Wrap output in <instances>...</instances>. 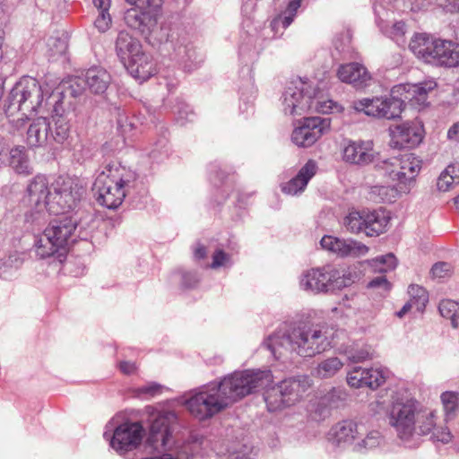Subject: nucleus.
I'll return each instance as SVG.
<instances>
[{
	"label": "nucleus",
	"mask_w": 459,
	"mask_h": 459,
	"mask_svg": "<svg viewBox=\"0 0 459 459\" xmlns=\"http://www.w3.org/2000/svg\"><path fill=\"white\" fill-rule=\"evenodd\" d=\"M270 379L268 372L235 371L218 383L202 386L186 404L195 418L207 420L252 394L255 387L265 385Z\"/></svg>",
	"instance_id": "nucleus-1"
},
{
	"label": "nucleus",
	"mask_w": 459,
	"mask_h": 459,
	"mask_svg": "<svg viewBox=\"0 0 459 459\" xmlns=\"http://www.w3.org/2000/svg\"><path fill=\"white\" fill-rule=\"evenodd\" d=\"M386 416L397 437L409 447L416 445V437L428 435L433 430L435 440L444 444L451 440L447 429H436V411L424 408L415 398L405 394H392Z\"/></svg>",
	"instance_id": "nucleus-2"
},
{
	"label": "nucleus",
	"mask_w": 459,
	"mask_h": 459,
	"mask_svg": "<svg viewBox=\"0 0 459 459\" xmlns=\"http://www.w3.org/2000/svg\"><path fill=\"white\" fill-rule=\"evenodd\" d=\"M84 190L69 176L36 175L28 184V204L36 213L63 214L74 209Z\"/></svg>",
	"instance_id": "nucleus-3"
},
{
	"label": "nucleus",
	"mask_w": 459,
	"mask_h": 459,
	"mask_svg": "<svg viewBox=\"0 0 459 459\" xmlns=\"http://www.w3.org/2000/svg\"><path fill=\"white\" fill-rule=\"evenodd\" d=\"M436 86L433 80L418 84H398L392 88L388 96L358 100L352 102V107L368 117L394 120L401 117L406 102L412 106H424L429 92Z\"/></svg>",
	"instance_id": "nucleus-4"
},
{
	"label": "nucleus",
	"mask_w": 459,
	"mask_h": 459,
	"mask_svg": "<svg viewBox=\"0 0 459 459\" xmlns=\"http://www.w3.org/2000/svg\"><path fill=\"white\" fill-rule=\"evenodd\" d=\"M146 6L128 9L124 15L126 24L132 30L140 33L148 41H157L160 44H169L175 52V56L181 61L192 59L194 49L186 43V39H179L178 33L170 31L169 28L161 27L158 30V20L160 16V0H146Z\"/></svg>",
	"instance_id": "nucleus-5"
},
{
	"label": "nucleus",
	"mask_w": 459,
	"mask_h": 459,
	"mask_svg": "<svg viewBox=\"0 0 459 459\" xmlns=\"http://www.w3.org/2000/svg\"><path fill=\"white\" fill-rule=\"evenodd\" d=\"M264 346L276 359L283 355V350L311 358L329 349L331 340L323 326L303 323L285 331H277L264 342Z\"/></svg>",
	"instance_id": "nucleus-6"
},
{
	"label": "nucleus",
	"mask_w": 459,
	"mask_h": 459,
	"mask_svg": "<svg viewBox=\"0 0 459 459\" xmlns=\"http://www.w3.org/2000/svg\"><path fill=\"white\" fill-rule=\"evenodd\" d=\"M137 176L134 171L117 161L107 164L97 175L93 191L100 204L108 209L117 208L135 187Z\"/></svg>",
	"instance_id": "nucleus-7"
},
{
	"label": "nucleus",
	"mask_w": 459,
	"mask_h": 459,
	"mask_svg": "<svg viewBox=\"0 0 459 459\" xmlns=\"http://www.w3.org/2000/svg\"><path fill=\"white\" fill-rule=\"evenodd\" d=\"M48 91L43 89L33 77L25 76L17 82L11 90L4 104V112L10 123L19 127L33 113L45 106V96L49 95Z\"/></svg>",
	"instance_id": "nucleus-8"
},
{
	"label": "nucleus",
	"mask_w": 459,
	"mask_h": 459,
	"mask_svg": "<svg viewBox=\"0 0 459 459\" xmlns=\"http://www.w3.org/2000/svg\"><path fill=\"white\" fill-rule=\"evenodd\" d=\"M76 228L77 219L73 216L52 221L35 242L36 255L44 259L65 249L75 241L74 234Z\"/></svg>",
	"instance_id": "nucleus-9"
},
{
	"label": "nucleus",
	"mask_w": 459,
	"mask_h": 459,
	"mask_svg": "<svg viewBox=\"0 0 459 459\" xmlns=\"http://www.w3.org/2000/svg\"><path fill=\"white\" fill-rule=\"evenodd\" d=\"M317 93L315 82L302 78L292 80L281 98L282 111L292 117L310 111L313 98Z\"/></svg>",
	"instance_id": "nucleus-10"
},
{
	"label": "nucleus",
	"mask_w": 459,
	"mask_h": 459,
	"mask_svg": "<svg viewBox=\"0 0 459 459\" xmlns=\"http://www.w3.org/2000/svg\"><path fill=\"white\" fill-rule=\"evenodd\" d=\"M389 216L382 210L351 211L343 219V227L351 234L379 236L387 230Z\"/></svg>",
	"instance_id": "nucleus-11"
},
{
	"label": "nucleus",
	"mask_w": 459,
	"mask_h": 459,
	"mask_svg": "<svg viewBox=\"0 0 459 459\" xmlns=\"http://www.w3.org/2000/svg\"><path fill=\"white\" fill-rule=\"evenodd\" d=\"M349 283L350 279L346 280L338 269L329 264L306 271L299 281L301 289L313 293L333 291Z\"/></svg>",
	"instance_id": "nucleus-12"
},
{
	"label": "nucleus",
	"mask_w": 459,
	"mask_h": 459,
	"mask_svg": "<svg viewBox=\"0 0 459 459\" xmlns=\"http://www.w3.org/2000/svg\"><path fill=\"white\" fill-rule=\"evenodd\" d=\"M146 411L150 422L146 445L157 451L166 449L170 444L171 427L177 421L176 413L159 411L152 407H146Z\"/></svg>",
	"instance_id": "nucleus-13"
},
{
	"label": "nucleus",
	"mask_w": 459,
	"mask_h": 459,
	"mask_svg": "<svg viewBox=\"0 0 459 459\" xmlns=\"http://www.w3.org/2000/svg\"><path fill=\"white\" fill-rule=\"evenodd\" d=\"M394 181L407 185L414 181L422 167V160L414 153L385 160L378 165Z\"/></svg>",
	"instance_id": "nucleus-14"
},
{
	"label": "nucleus",
	"mask_w": 459,
	"mask_h": 459,
	"mask_svg": "<svg viewBox=\"0 0 459 459\" xmlns=\"http://www.w3.org/2000/svg\"><path fill=\"white\" fill-rule=\"evenodd\" d=\"M144 434L140 422H126L117 427L113 433L104 432V438L109 440L110 446L122 455L135 449L142 442Z\"/></svg>",
	"instance_id": "nucleus-15"
},
{
	"label": "nucleus",
	"mask_w": 459,
	"mask_h": 459,
	"mask_svg": "<svg viewBox=\"0 0 459 459\" xmlns=\"http://www.w3.org/2000/svg\"><path fill=\"white\" fill-rule=\"evenodd\" d=\"M64 95L59 91H52L47 98L45 106L51 108V117L53 126H51V138L58 143H64L70 134V123L68 115L63 106Z\"/></svg>",
	"instance_id": "nucleus-16"
},
{
	"label": "nucleus",
	"mask_w": 459,
	"mask_h": 459,
	"mask_svg": "<svg viewBox=\"0 0 459 459\" xmlns=\"http://www.w3.org/2000/svg\"><path fill=\"white\" fill-rule=\"evenodd\" d=\"M444 40L427 33H418L411 39L409 47L413 54L424 62L441 66Z\"/></svg>",
	"instance_id": "nucleus-17"
},
{
	"label": "nucleus",
	"mask_w": 459,
	"mask_h": 459,
	"mask_svg": "<svg viewBox=\"0 0 459 459\" xmlns=\"http://www.w3.org/2000/svg\"><path fill=\"white\" fill-rule=\"evenodd\" d=\"M329 128V118L305 117L302 125L293 130L291 140L299 147H309L328 132Z\"/></svg>",
	"instance_id": "nucleus-18"
},
{
	"label": "nucleus",
	"mask_w": 459,
	"mask_h": 459,
	"mask_svg": "<svg viewBox=\"0 0 459 459\" xmlns=\"http://www.w3.org/2000/svg\"><path fill=\"white\" fill-rule=\"evenodd\" d=\"M390 145L393 148H414L423 139V127L417 122H405L390 127Z\"/></svg>",
	"instance_id": "nucleus-19"
},
{
	"label": "nucleus",
	"mask_w": 459,
	"mask_h": 459,
	"mask_svg": "<svg viewBox=\"0 0 459 459\" xmlns=\"http://www.w3.org/2000/svg\"><path fill=\"white\" fill-rule=\"evenodd\" d=\"M323 249L338 256L359 257L368 254L369 248L361 242L353 239H342L333 236H324L320 241Z\"/></svg>",
	"instance_id": "nucleus-20"
},
{
	"label": "nucleus",
	"mask_w": 459,
	"mask_h": 459,
	"mask_svg": "<svg viewBox=\"0 0 459 459\" xmlns=\"http://www.w3.org/2000/svg\"><path fill=\"white\" fill-rule=\"evenodd\" d=\"M365 433V426L352 420H342L332 427L328 439L335 446L353 445Z\"/></svg>",
	"instance_id": "nucleus-21"
},
{
	"label": "nucleus",
	"mask_w": 459,
	"mask_h": 459,
	"mask_svg": "<svg viewBox=\"0 0 459 459\" xmlns=\"http://www.w3.org/2000/svg\"><path fill=\"white\" fill-rule=\"evenodd\" d=\"M385 379L386 372L378 368L354 367L347 375L348 385L354 388L367 386L375 390L382 385Z\"/></svg>",
	"instance_id": "nucleus-22"
},
{
	"label": "nucleus",
	"mask_w": 459,
	"mask_h": 459,
	"mask_svg": "<svg viewBox=\"0 0 459 459\" xmlns=\"http://www.w3.org/2000/svg\"><path fill=\"white\" fill-rule=\"evenodd\" d=\"M124 65L131 76L136 80L144 82L151 78L156 73L155 64L152 56L143 49L140 53L132 56Z\"/></svg>",
	"instance_id": "nucleus-23"
},
{
	"label": "nucleus",
	"mask_w": 459,
	"mask_h": 459,
	"mask_svg": "<svg viewBox=\"0 0 459 459\" xmlns=\"http://www.w3.org/2000/svg\"><path fill=\"white\" fill-rule=\"evenodd\" d=\"M277 385L289 406H292L300 401L303 394L310 387L311 379L306 375H299L283 379Z\"/></svg>",
	"instance_id": "nucleus-24"
},
{
	"label": "nucleus",
	"mask_w": 459,
	"mask_h": 459,
	"mask_svg": "<svg viewBox=\"0 0 459 459\" xmlns=\"http://www.w3.org/2000/svg\"><path fill=\"white\" fill-rule=\"evenodd\" d=\"M337 76L342 82L353 84L358 88L367 86L371 80L367 68L356 62L342 65L337 70Z\"/></svg>",
	"instance_id": "nucleus-25"
},
{
	"label": "nucleus",
	"mask_w": 459,
	"mask_h": 459,
	"mask_svg": "<svg viewBox=\"0 0 459 459\" xmlns=\"http://www.w3.org/2000/svg\"><path fill=\"white\" fill-rule=\"evenodd\" d=\"M373 158V143L370 141L351 142L343 150V159L352 164H368Z\"/></svg>",
	"instance_id": "nucleus-26"
},
{
	"label": "nucleus",
	"mask_w": 459,
	"mask_h": 459,
	"mask_svg": "<svg viewBox=\"0 0 459 459\" xmlns=\"http://www.w3.org/2000/svg\"><path fill=\"white\" fill-rule=\"evenodd\" d=\"M316 164L314 160H308L298 172V174L281 186L284 194L295 195L302 193L308 181L316 172Z\"/></svg>",
	"instance_id": "nucleus-27"
},
{
	"label": "nucleus",
	"mask_w": 459,
	"mask_h": 459,
	"mask_svg": "<svg viewBox=\"0 0 459 459\" xmlns=\"http://www.w3.org/2000/svg\"><path fill=\"white\" fill-rule=\"evenodd\" d=\"M51 124L48 118L40 117L33 120L27 130V144L31 147H42L49 143Z\"/></svg>",
	"instance_id": "nucleus-28"
},
{
	"label": "nucleus",
	"mask_w": 459,
	"mask_h": 459,
	"mask_svg": "<svg viewBox=\"0 0 459 459\" xmlns=\"http://www.w3.org/2000/svg\"><path fill=\"white\" fill-rule=\"evenodd\" d=\"M253 373L257 372H268L271 376V379L268 383L264 385L255 387L252 393L258 391L259 389H264V400L266 404L267 410L271 412L281 411L286 407H290L288 403L285 401L282 393L277 385H271L273 383V374L270 370H249Z\"/></svg>",
	"instance_id": "nucleus-29"
},
{
	"label": "nucleus",
	"mask_w": 459,
	"mask_h": 459,
	"mask_svg": "<svg viewBox=\"0 0 459 459\" xmlns=\"http://www.w3.org/2000/svg\"><path fill=\"white\" fill-rule=\"evenodd\" d=\"M83 80L91 92L102 94L107 91L111 76L104 68L93 66L86 71Z\"/></svg>",
	"instance_id": "nucleus-30"
},
{
	"label": "nucleus",
	"mask_w": 459,
	"mask_h": 459,
	"mask_svg": "<svg viewBox=\"0 0 459 459\" xmlns=\"http://www.w3.org/2000/svg\"><path fill=\"white\" fill-rule=\"evenodd\" d=\"M141 50L142 45L138 39L126 30L119 31L116 39V52L123 64Z\"/></svg>",
	"instance_id": "nucleus-31"
},
{
	"label": "nucleus",
	"mask_w": 459,
	"mask_h": 459,
	"mask_svg": "<svg viewBox=\"0 0 459 459\" xmlns=\"http://www.w3.org/2000/svg\"><path fill=\"white\" fill-rule=\"evenodd\" d=\"M8 161L10 167L18 174L30 175L32 169L23 146H15L9 152Z\"/></svg>",
	"instance_id": "nucleus-32"
},
{
	"label": "nucleus",
	"mask_w": 459,
	"mask_h": 459,
	"mask_svg": "<svg viewBox=\"0 0 459 459\" xmlns=\"http://www.w3.org/2000/svg\"><path fill=\"white\" fill-rule=\"evenodd\" d=\"M385 439L377 430L367 431L354 443L353 450L359 453H366L369 450L380 447L384 445Z\"/></svg>",
	"instance_id": "nucleus-33"
},
{
	"label": "nucleus",
	"mask_w": 459,
	"mask_h": 459,
	"mask_svg": "<svg viewBox=\"0 0 459 459\" xmlns=\"http://www.w3.org/2000/svg\"><path fill=\"white\" fill-rule=\"evenodd\" d=\"M343 367V363L337 357H331L320 361L313 370V374L319 378H330L335 376Z\"/></svg>",
	"instance_id": "nucleus-34"
},
{
	"label": "nucleus",
	"mask_w": 459,
	"mask_h": 459,
	"mask_svg": "<svg viewBox=\"0 0 459 459\" xmlns=\"http://www.w3.org/2000/svg\"><path fill=\"white\" fill-rule=\"evenodd\" d=\"M301 1L302 0H291L289 3L286 10L271 22L272 30H275L280 27L282 29L289 27L293 22L298 9L301 5Z\"/></svg>",
	"instance_id": "nucleus-35"
},
{
	"label": "nucleus",
	"mask_w": 459,
	"mask_h": 459,
	"mask_svg": "<svg viewBox=\"0 0 459 459\" xmlns=\"http://www.w3.org/2000/svg\"><path fill=\"white\" fill-rule=\"evenodd\" d=\"M444 52L441 60V66L456 67L459 66V44L451 40H444Z\"/></svg>",
	"instance_id": "nucleus-36"
},
{
	"label": "nucleus",
	"mask_w": 459,
	"mask_h": 459,
	"mask_svg": "<svg viewBox=\"0 0 459 459\" xmlns=\"http://www.w3.org/2000/svg\"><path fill=\"white\" fill-rule=\"evenodd\" d=\"M408 293L410 302L412 303L417 312H422L429 302V294L427 290L420 285L411 284L409 286Z\"/></svg>",
	"instance_id": "nucleus-37"
},
{
	"label": "nucleus",
	"mask_w": 459,
	"mask_h": 459,
	"mask_svg": "<svg viewBox=\"0 0 459 459\" xmlns=\"http://www.w3.org/2000/svg\"><path fill=\"white\" fill-rule=\"evenodd\" d=\"M440 315L451 321L454 328L459 325V303L452 299H444L440 301L438 306Z\"/></svg>",
	"instance_id": "nucleus-38"
},
{
	"label": "nucleus",
	"mask_w": 459,
	"mask_h": 459,
	"mask_svg": "<svg viewBox=\"0 0 459 459\" xmlns=\"http://www.w3.org/2000/svg\"><path fill=\"white\" fill-rule=\"evenodd\" d=\"M370 267L377 273H386L394 270L397 265V259L394 254L388 253L368 261Z\"/></svg>",
	"instance_id": "nucleus-39"
},
{
	"label": "nucleus",
	"mask_w": 459,
	"mask_h": 459,
	"mask_svg": "<svg viewBox=\"0 0 459 459\" xmlns=\"http://www.w3.org/2000/svg\"><path fill=\"white\" fill-rule=\"evenodd\" d=\"M440 398L446 413V420L454 419L458 410V394L446 391L441 394Z\"/></svg>",
	"instance_id": "nucleus-40"
},
{
	"label": "nucleus",
	"mask_w": 459,
	"mask_h": 459,
	"mask_svg": "<svg viewBox=\"0 0 459 459\" xmlns=\"http://www.w3.org/2000/svg\"><path fill=\"white\" fill-rule=\"evenodd\" d=\"M394 190L386 186H375L371 188L370 195L371 198L375 202H387L391 203L394 195H391Z\"/></svg>",
	"instance_id": "nucleus-41"
},
{
	"label": "nucleus",
	"mask_w": 459,
	"mask_h": 459,
	"mask_svg": "<svg viewBox=\"0 0 459 459\" xmlns=\"http://www.w3.org/2000/svg\"><path fill=\"white\" fill-rule=\"evenodd\" d=\"M173 112L177 116V119L180 125H184L186 121L192 120L194 116L190 107L185 102H178L173 107Z\"/></svg>",
	"instance_id": "nucleus-42"
},
{
	"label": "nucleus",
	"mask_w": 459,
	"mask_h": 459,
	"mask_svg": "<svg viewBox=\"0 0 459 459\" xmlns=\"http://www.w3.org/2000/svg\"><path fill=\"white\" fill-rule=\"evenodd\" d=\"M316 89L318 93L313 98V102L311 103L310 110H314L319 113H329L333 107V102L332 100H320L321 90L316 85Z\"/></svg>",
	"instance_id": "nucleus-43"
},
{
	"label": "nucleus",
	"mask_w": 459,
	"mask_h": 459,
	"mask_svg": "<svg viewBox=\"0 0 459 459\" xmlns=\"http://www.w3.org/2000/svg\"><path fill=\"white\" fill-rule=\"evenodd\" d=\"M450 172H453V169L446 168L437 178V186L439 191H448L453 185L457 184V180L452 178Z\"/></svg>",
	"instance_id": "nucleus-44"
},
{
	"label": "nucleus",
	"mask_w": 459,
	"mask_h": 459,
	"mask_svg": "<svg viewBox=\"0 0 459 459\" xmlns=\"http://www.w3.org/2000/svg\"><path fill=\"white\" fill-rule=\"evenodd\" d=\"M163 386L158 383L151 382L138 387L135 392L137 395L143 397H154L161 394Z\"/></svg>",
	"instance_id": "nucleus-45"
},
{
	"label": "nucleus",
	"mask_w": 459,
	"mask_h": 459,
	"mask_svg": "<svg viewBox=\"0 0 459 459\" xmlns=\"http://www.w3.org/2000/svg\"><path fill=\"white\" fill-rule=\"evenodd\" d=\"M381 30L388 37L392 38L393 39H395L396 41H399L405 34L406 26L403 22H394L390 28L381 27Z\"/></svg>",
	"instance_id": "nucleus-46"
},
{
	"label": "nucleus",
	"mask_w": 459,
	"mask_h": 459,
	"mask_svg": "<svg viewBox=\"0 0 459 459\" xmlns=\"http://www.w3.org/2000/svg\"><path fill=\"white\" fill-rule=\"evenodd\" d=\"M368 287L378 290L381 296H385L391 290V283L386 280L385 276H377L371 280Z\"/></svg>",
	"instance_id": "nucleus-47"
},
{
	"label": "nucleus",
	"mask_w": 459,
	"mask_h": 459,
	"mask_svg": "<svg viewBox=\"0 0 459 459\" xmlns=\"http://www.w3.org/2000/svg\"><path fill=\"white\" fill-rule=\"evenodd\" d=\"M452 265L449 263L439 262L431 268V274L434 278L444 279L451 275Z\"/></svg>",
	"instance_id": "nucleus-48"
},
{
	"label": "nucleus",
	"mask_w": 459,
	"mask_h": 459,
	"mask_svg": "<svg viewBox=\"0 0 459 459\" xmlns=\"http://www.w3.org/2000/svg\"><path fill=\"white\" fill-rule=\"evenodd\" d=\"M111 22L109 12L99 13L94 22V26L100 33H104L109 30Z\"/></svg>",
	"instance_id": "nucleus-49"
},
{
	"label": "nucleus",
	"mask_w": 459,
	"mask_h": 459,
	"mask_svg": "<svg viewBox=\"0 0 459 459\" xmlns=\"http://www.w3.org/2000/svg\"><path fill=\"white\" fill-rule=\"evenodd\" d=\"M230 255L224 251L219 249L216 250L212 255V263L211 267L215 269L221 266L230 265Z\"/></svg>",
	"instance_id": "nucleus-50"
},
{
	"label": "nucleus",
	"mask_w": 459,
	"mask_h": 459,
	"mask_svg": "<svg viewBox=\"0 0 459 459\" xmlns=\"http://www.w3.org/2000/svg\"><path fill=\"white\" fill-rule=\"evenodd\" d=\"M85 82L83 77H75L71 80L69 89L67 90V93L71 96L76 98L84 91L85 90Z\"/></svg>",
	"instance_id": "nucleus-51"
},
{
	"label": "nucleus",
	"mask_w": 459,
	"mask_h": 459,
	"mask_svg": "<svg viewBox=\"0 0 459 459\" xmlns=\"http://www.w3.org/2000/svg\"><path fill=\"white\" fill-rule=\"evenodd\" d=\"M342 394L341 391L333 389L323 398L322 403H327L330 407H337L339 405V401L342 400Z\"/></svg>",
	"instance_id": "nucleus-52"
},
{
	"label": "nucleus",
	"mask_w": 459,
	"mask_h": 459,
	"mask_svg": "<svg viewBox=\"0 0 459 459\" xmlns=\"http://www.w3.org/2000/svg\"><path fill=\"white\" fill-rule=\"evenodd\" d=\"M117 126L122 133H128L134 128V124L126 114L118 113Z\"/></svg>",
	"instance_id": "nucleus-53"
},
{
	"label": "nucleus",
	"mask_w": 459,
	"mask_h": 459,
	"mask_svg": "<svg viewBox=\"0 0 459 459\" xmlns=\"http://www.w3.org/2000/svg\"><path fill=\"white\" fill-rule=\"evenodd\" d=\"M348 359L352 362H360L368 359L369 358V351L361 349L356 351H350L347 353Z\"/></svg>",
	"instance_id": "nucleus-54"
},
{
	"label": "nucleus",
	"mask_w": 459,
	"mask_h": 459,
	"mask_svg": "<svg viewBox=\"0 0 459 459\" xmlns=\"http://www.w3.org/2000/svg\"><path fill=\"white\" fill-rule=\"evenodd\" d=\"M404 4L412 12H418L425 9L429 4V0H403Z\"/></svg>",
	"instance_id": "nucleus-55"
},
{
	"label": "nucleus",
	"mask_w": 459,
	"mask_h": 459,
	"mask_svg": "<svg viewBox=\"0 0 459 459\" xmlns=\"http://www.w3.org/2000/svg\"><path fill=\"white\" fill-rule=\"evenodd\" d=\"M119 369L125 375H131L135 372L136 365L132 361H121L119 363Z\"/></svg>",
	"instance_id": "nucleus-56"
},
{
	"label": "nucleus",
	"mask_w": 459,
	"mask_h": 459,
	"mask_svg": "<svg viewBox=\"0 0 459 459\" xmlns=\"http://www.w3.org/2000/svg\"><path fill=\"white\" fill-rule=\"evenodd\" d=\"M198 281V277L195 273H186L183 275V284L187 288L194 287Z\"/></svg>",
	"instance_id": "nucleus-57"
},
{
	"label": "nucleus",
	"mask_w": 459,
	"mask_h": 459,
	"mask_svg": "<svg viewBox=\"0 0 459 459\" xmlns=\"http://www.w3.org/2000/svg\"><path fill=\"white\" fill-rule=\"evenodd\" d=\"M93 4L99 13L109 12L111 0H93Z\"/></svg>",
	"instance_id": "nucleus-58"
},
{
	"label": "nucleus",
	"mask_w": 459,
	"mask_h": 459,
	"mask_svg": "<svg viewBox=\"0 0 459 459\" xmlns=\"http://www.w3.org/2000/svg\"><path fill=\"white\" fill-rule=\"evenodd\" d=\"M447 138L455 142H459V121L455 123L447 132Z\"/></svg>",
	"instance_id": "nucleus-59"
},
{
	"label": "nucleus",
	"mask_w": 459,
	"mask_h": 459,
	"mask_svg": "<svg viewBox=\"0 0 459 459\" xmlns=\"http://www.w3.org/2000/svg\"><path fill=\"white\" fill-rule=\"evenodd\" d=\"M256 5V0H247L244 2L242 5V13L245 15H250L252 12L255 10Z\"/></svg>",
	"instance_id": "nucleus-60"
},
{
	"label": "nucleus",
	"mask_w": 459,
	"mask_h": 459,
	"mask_svg": "<svg viewBox=\"0 0 459 459\" xmlns=\"http://www.w3.org/2000/svg\"><path fill=\"white\" fill-rule=\"evenodd\" d=\"M16 262L17 259L13 256H9L5 261L0 263V273L1 275L7 272V268L13 269V263Z\"/></svg>",
	"instance_id": "nucleus-61"
},
{
	"label": "nucleus",
	"mask_w": 459,
	"mask_h": 459,
	"mask_svg": "<svg viewBox=\"0 0 459 459\" xmlns=\"http://www.w3.org/2000/svg\"><path fill=\"white\" fill-rule=\"evenodd\" d=\"M229 459H250L246 451L230 452Z\"/></svg>",
	"instance_id": "nucleus-62"
},
{
	"label": "nucleus",
	"mask_w": 459,
	"mask_h": 459,
	"mask_svg": "<svg viewBox=\"0 0 459 459\" xmlns=\"http://www.w3.org/2000/svg\"><path fill=\"white\" fill-rule=\"evenodd\" d=\"M196 259H203L206 256V249L204 246L198 245L194 252Z\"/></svg>",
	"instance_id": "nucleus-63"
},
{
	"label": "nucleus",
	"mask_w": 459,
	"mask_h": 459,
	"mask_svg": "<svg viewBox=\"0 0 459 459\" xmlns=\"http://www.w3.org/2000/svg\"><path fill=\"white\" fill-rule=\"evenodd\" d=\"M447 168L453 169V172H450L453 178H455L459 183V163L449 165Z\"/></svg>",
	"instance_id": "nucleus-64"
}]
</instances>
